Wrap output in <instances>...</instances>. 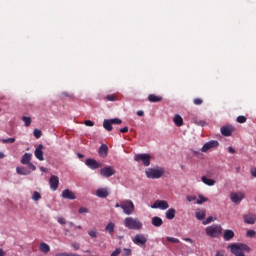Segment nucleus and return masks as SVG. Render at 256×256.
Instances as JSON below:
<instances>
[{
    "instance_id": "obj_5",
    "label": "nucleus",
    "mask_w": 256,
    "mask_h": 256,
    "mask_svg": "<svg viewBox=\"0 0 256 256\" xmlns=\"http://www.w3.org/2000/svg\"><path fill=\"white\" fill-rule=\"evenodd\" d=\"M121 209L125 215H133L135 213V204L131 200L121 201Z\"/></svg>"
},
{
    "instance_id": "obj_49",
    "label": "nucleus",
    "mask_w": 256,
    "mask_h": 256,
    "mask_svg": "<svg viewBox=\"0 0 256 256\" xmlns=\"http://www.w3.org/2000/svg\"><path fill=\"white\" fill-rule=\"evenodd\" d=\"M58 223L60 225H65L67 223V220H65V218L63 217H58Z\"/></svg>"
},
{
    "instance_id": "obj_55",
    "label": "nucleus",
    "mask_w": 256,
    "mask_h": 256,
    "mask_svg": "<svg viewBox=\"0 0 256 256\" xmlns=\"http://www.w3.org/2000/svg\"><path fill=\"white\" fill-rule=\"evenodd\" d=\"M72 247L76 250V251H79V244L78 243H73L72 244Z\"/></svg>"
},
{
    "instance_id": "obj_19",
    "label": "nucleus",
    "mask_w": 256,
    "mask_h": 256,
    "mask_svg": "<svg viewBox=\"0 0 256 256\" xmlns=\"http://www.w3.org/2000/svg\"><path fill=\"white\" fill-rule=\"evenodd\" d=\"M107 153H109V147H107L106 144H102L98 149L99 156L105 159V157H107Z\"/></svg>"
},
{
    "instance_id": "obj_20",
    "label": "nucleus",
    "mask_w": 256,
    "mask_h": 256,
    "mask_svg": "<svg viewBox=\"0 0 256 256\" xmlns=\"http://www.w3.org/2000/svg\"><path fill=\"white\" fill-rule=\"evenodd\" d=\"M33 157V154L31 153H25L21 158L22 165H28L31 163V159Z\"/></svg>"
},
{
    "instance_id": "obj_21",
    "label": "nucleus",
    "mask_w": 256,
    "mask_h": 256,
    "mask_svg": "<svg viewBox=\"0 0 256 256\" xmlns=\"http://www.w3.org/2000/svg\"><path fill=\"white\" fill-rule=\"evenodd\" d=\"M148 101H150V103H161V101H163V97L157 96L155 94H150L148 96Z\"/></svg>"
},
{
    "instance_id": "obj_35",
    "label": "nucleus",
    "mask_w": 256,
    "mask_h": 256,
    "mask_svg": "<svg viewBox=\"0 0 256 256\" xmlns=\"http://www.w3.org/2000/svg\"><path fill=\"white\" fill-rule=\"evenodd\" d=\"M33 135L36 139H41V135H43V132H41V130L39 129H34Z\"/></svg>"
},
{
    "instance_id": "obj_24",
    "label": "nucleus",
    "mask_w": 256,
    "mask_h": 256,
    "mask_svg": "<svg viewBox=\"0 0 256 256\" xmlns=\"http://www.w3.org/2000/svg\"><path fill=\"white\" fill-rule=\"evenodd\" d=\"M39 250L41 251V253H49V251H51V247L49 246V244L42 242L39 244Z\"/></svg>"
},
{
    "instance_id": "obj_50",
    "label": "nucleus",
    "mask_w": 256,
    "mask_h": 256,
    "mask_svg": "<svg viewBox=\"0 0 256 256\" xmlns=\"http://www.w3.org/2000/svg\"><path fill=\"white\" fill-rule=\"evenodd\" d=\"M121 254V249L117 248L110 256H118Z\"/></svg>"
},
{
    "instance_id": "obj_26",
    "label": "nucleus",
    "mask_w": 256,
    "mask_h": 256,
    "mask_svg": "<svg viewBox=\"0 0 256 256\" xmlns=\"http://www.w3.org/2000/svg\"><path fill=\"white\" fill-rule=\"evenodd\" d=\"M16 173L18 175H31V171L27 170V168L21 166L16 168Z\"/></svg>"
},
{
    "instance_id": "obj_37",
    "label": "nucleus",
    "mask_w": 256,
    "mask_h": 256,
    "mask_svg": "<svg viewBox=\"0 0 256 256\" xmlns=\"http://www.w3.org/2000/svg\"><path fill=\"white\" fill-rule=\"evenodd\" d=\"M237 123H247V117L241 115L236 118Z\"/></svg>"
},
{
    "instance_id": "obj_2",
    "label": "nucleus",
    "mask_w": 256,
    "mask_h": 256,
    "mask_svg": "<svg viewBox=\"0 0 256 256\" xmlns=\"http://www.w3.org/2000/svg\"><path fill=\"white\" fill-rule=\"evenodd\" d=\"M230 251L235 256H245L243 251H245L246 253H249V251H251V248L247 244L235 243L230 245Z\"/></svg>"
},
{
    "instance_id": "obj_32",
    "label": "nucleus",
    "mask_w": 256,
    "mask_h": 256,
    "mask_svg": "<svg viewBox=\"0 0 256 256\" xmlns=\"http://www.w3.org/2000/svg\"><path fill=\"white\" fill-rule=\"evenodd\" d=\"M22 121L24 122L25 127H29L31 125V117L23 116Z\"/></svg>"
},
{
    "instance_id": "obj_40",
    "label": "nucleus",
    "mask_w": 256,
    "mask_h": 256,
    "mask_svg": "<svg viewBox=\"0 0 256 256\" xmlns=\"http://www.w3.org/2000/svg\"><path fill=\"white\" fill-rule=\"evenodd\" d=\"M166 241H168V243H180L179 239L174 237H166Z\"/></svg>"
},
{
    "instance_id": "obj_23",
    "label": "nucleus",
    "mask_w": 256,
    "mask_h": 256,
    "mask_svg": "<svg viewBox=\"0 0 256 256\" xmlns=\"http://www.w3.org/2000/svg\"><path fill=\"white\" fill-rule=\"evenodd\" d=\"M177 213V211L175 210V208H170L166 211L165 215H166V219H168L169 221L175 219V214Z\"/></svg>"
},
{
    "instance_id": "obj_11",
    "label": "nucleus",
    "mask_w": 256,
    "mask_h": 256,
    "mask_svg": "<svg viewBox=\"0 0 256 256\" xmlns=\"http://www.w3.org/2000/svg\"><path fill=\"white\" fill-rule=\"evenodd\" d=\"M151 207L152 209H162V211H165V209H169V203L165 200H157Z\"/></svg>"
},
{
    "instance_id": "obj_15",
    "label": "nucleus",
    "mask_w": 256,
    "mask_h": 256,
    "mask_svg": "<svg viewBox=\"0 0 256 256\" xmlns=\"http://www.w3.org/2000/svg\"><path fill=\"white\" fill-rule=\"evenodd\" d=\"M234 131H235V128L233 126L221 127V133H222V135H224V137H231V135H233Z\"/></svg>"
},
{
    "instance_id": "obj_31",
    "label": "nucleus",
    "mask_w": 256,
    "mask_h": 256,
    "mask_svg": "<svg viewBox=\"0 0 256 256\" xmlns=\"http://www.w3.org/2000/svg\"><path fill=\"white\" fill-rule=\"evenodd\" d=\"M202 183H205V185H208L209 187H213V185H215V180L209 179L206 176H203Z\"/></svg>"
},
{
    "instance_id": "obj_10",
    "label": "nucleus",
    "mask_w": 256,
    "mask_h": 256,
    "mask_svg": "<svg viewBox=\"0 0 256 256\" xmlns=\"http://www.w3.org/2000/svg\"><path fill=\"white\" fill-rule=\"evenodd\" d=\"M230 199L232 203H241L245 199V193L243 192H232L230 194Z\"/></svg>"
},
{
    "instance_id": "obj_63",
    "label": "nucleus",
    "mask_w": 256,
    "mask_h": 256,
    "mask_svg": "<svg viewBox=\"0 0 256 256\" xmlns=\"http://www.w3.org/2000/svg\"><path fill=\"white\" fill-rule=\"evenodd\" d=\"M0 256H5V252L0 248Z\"/></svg>"
},
{
    "instance_id": "obj_61",
    "label": "nucleus",
    "mask_w": 256,
    "mask_h": 256,
    "mask_svg": "<svg viewBox=\"0 0 256 256\" xmlns=\"http://www.w3.org/2000/svg\"><path fill=\"white\" fill-rule=\"evenodd\" d=\"M77 157H78V159H83V157H85V155H83V154H81V153H78V154H77Z\"/></svg>"
},
{
    "instance_id": "obj_56",
    "label": "nucleus",
    "mask_w": 256,
    "mask_h": 256,
    "mask_svg": "<svg viewBox=\"0 0 256 256\" xmlns=\"http://www.w3.org/2000/svg\"><path fill=\"white\" fill-rule=\"evenodd\" d=\"M228 151L229 153H231L232 155L235 154V149H233V147H228Z\"/></svg>"
},
{
    "instance_id": "obj_42",
    "label": "nucleus",
    "mask_w": 256,
    "mask_h": 256,
    "mask_svg": "<svg viewBox=\"0 0 256 256\" xmlns=\"http://www.w3.org/2000/svg\"><path fill=\"white\" fill-rule=\"evenodd\" d=\"M131 253H132L131 249H129V248H124V249H123L122 256H130Z\"/></svg>"
},
{
    "instance_id": "obj_39",
    "label": "nucleus",
    "mask_w": 256,
    "mask_h": 256,
    "mask_svg": "<svg viewBox=\"0 0 256 256\" xmlns=\"http://www.w3.org/2000/svg\"><path fill=\"white\" fill-rule=\"evenodd\" d=\"M207 200H208L207 198H205L204 196L200 195L199 199L197 200L196 203H197V205H202V203H206Z\"/></svg>"
},
{
    "instance_id": "obj_34",
    "label": "nucleus",
    "mask_w": 256,
    "mask_h": 256,
    "mask_svg": "<svg viewBox=\"0 0 256 256\" xmlns=\"http://www.w3.org/2000/svg\"><path fill=\"white\" fill-rule=\"evenodd\" d=\"M39 199H41V193L34 191L32 195V201H39Z\"/></svg>"
},
{
    "instance_id": "obj_51",
    "label": "nucleus",
    "mask_w": 256,
    "mask_h": 256,
    "mask_svg": "<svg viewBox=\"0 0 256 256\" xmlns=\"http://www.w3.org/2000/svg\"><path fill=\"white\" fill-rule=\"evenodd\" d=\"M28 167H29V169H31L32 171H36L37 170V167L33 164V163H29V164H26Z\"/></svg>"
},
{
    "instance_id": "obj_47",
    "label": "nucleus",
    "mask_w": 256,
    "mask_h": 256,
    "mask_svg": "<svg viewBox=\"0 0 256 256\" xmlns=\"http://www.w3.org/2000/svg\"><path fill=\"white\" fill-rule=\"evenodd\" d=\"M84 125H86V127H93L95 125V122H93L91 120H86L84 122Z\"/></svg>"
},
{
    "instance_id": "obj_7",
    "label": "nucleus",
    "mask_w": 256,
    "mask_h": 256,
    "mask_svg": "<svg viewBox=\"0 0 256 256\" xmlns=\"http://www.w3.org/2000/svg\"><path fill=\"white\" fill-rule=\"evenodd\" d=\"M85 165L89 167V169H92V171H95V169H100V167H103V164L101 162H97V160L93 158L86 159Z\"/></svg>"
},
{
    "instance_id": "obj_30",
    "label": "nucleus",
    "mask_w": 256,
    "mask_h": 256,
    "mask_svg": "<svg viewBox=\"0 0 256 256\" xmlns=\"http://www.w3.org/2000/svg\"><path fill=\"white\" fill-rule=\"evenodd\" d=\"M206 213L207 212L205 210L196 211V219H198V221H203V219H205Z\"/></svg>"
},
{
    "instance_id": "obj_58",
    "label": "nucleus",
    "mask_w": 256,
    "mask_h": 256,
    "mask_svg": "<svg viewBox=\"0 0 256 256\" xmlns=\"http://www.w3.org/2000/svg\"><path fill=\"white\" fill-rule=\"evenodd\" d=\"M137 115H138V117H143L144 112H143V111H141V110H139V111L137 112Z\"/></svg>"
},
{
    "instance_id": "obj_36",
    "label": "nucleus",
    "mask_w": 256,
    "mask_h": 256,
    "mask_svg": "<svg viewBox=\"0 0 256 256\" xmlns=\"http://www.w3.org/2000/svg\"><path fill=\"white\" fill-rule=\"evenodd\" d=\"M88 235L89 237H91L92 239H95L97 237V235H99V233L97 232V230H89L88 231Z\"/></svg>"
},
{
    "instance_id": "obj_46",
    "label": "nucleus",
    "mask_w": 256,
    "mask_h": 256,
    "mask_svg": "<svg viewBox=\"0 0 256 256\" xmlns=\"http://www.w3.org/2000/svg\"><path fill=\"white\" fill-rule=\"evenodd\" d=\"M209 223H213V216H210L203 221V225H209Z\"/></svg>"
},
{
    "instance_id": "obj_22",
    "label": "nucleus",
    "mask_w": 256,
    "mask_h": 256,
    "mask_svg": "<svg viewBox=\"0 0 256 256\" xmlns=\"http://www.w3.org/2000/svg\"><path fill=\"white\" fill-rule=\"evenodd\" d=\"M233 237H235V232H233V230H225L223 235L224 241H231Z\"/></svg>"
},
{
    "instance_id": "obj_3",
    "label": "nucleus",
    "mask_w": 256,
    "mask_h": 256,
    "mask_svg": "<svg viewBox=\"0 0 256 256\" xmlns=\"http://www.w3.org/2000/svg\"><path fill=\"white\" fill-rule=\"evenodd\" d=\"M145 174L148 179H161V177L165 175V168H148L146 169Z\"/></svg>"
},
{
    "instance_id": "obj_29",
    "label": "nucleus",
    "mask_w": 256,
    "mask_h": 256,
    "mask_svg": "<svg viewBox=\"0 0 256 256\" xmlns=\"http://www.w3.org/2000/svg\"><path fill=\"white\" fill-rule=\"evenodd\" d=\"M105 231H107V233H109V235H113V233L115 231V223H113V222L108 223L105 227Z\"/></svg>"
},
{
    "instance_id": "obj_1",
    "label": "nucleus",
    "mask_w": 256,
    "mask_h": 256,
    "mask_svg": "<svg viewBox=\"0 0 256 256\" xmlns=\"http://www.w3.org/2000/svg\"><path fill=\"white\" fill-rule=\"evenodd\" d=\"M124 226L131 231H141L143 229V222L139 218L126 217L124 219Z\"/></svg>"
},
{
    "instance_id": "obj_9",
    "label": "nucleus",
    "mask_w": 256,
    "mask_h": 256,
    "mask_svg": "<svg viewBox=\"0 0 256 256\" xmlns=\"http://www.w3.org/2000/svg\"><path fill=\"white\" fill-rule=\"evenodd\" d=\"M219 147V142L217 140H211L203 145L201 148L202 153H207L210 149H217Z\"/></svg>"
},
{
    "instance_id": "obj_60",
    "label": "nucleus",
    "mask_w": 256,
    "mask_h": 256,
    "mask_svg": "<svg viewBox=\"0 0 256 256\" xmlns=\"http://www.w3.org/2000/svg\"><path fill=\"white\" fill-rule=\"evenodd\" d=\"M184 241H186L187 243H193V240L191 238H184Z\"/></svg>"
},
{
    "instance_id": "obj_13",
    "label": "nucleus",
    "mask_w": 256,
    "mask_h": 256,
    "mask_svg": "<svg viewBox=\"0 0 256 256\" xmlns=\"http://www.w3.org/2000/svg\"><path fill=\"white\" fill-rule=\"evenodd\" d=\"M244 223L246 225H255L256 222V215L253 213H248L243 216Z\"/></svg>"
},
{
    "instance_id": "obj_4",
    "label": "nucleus",
    "mask_w": 256,
    "mask_h": 256,
    "mask_svg": "<svg viewBox=\"0 0 256 256\" xmlns=\"http://www.w3.org/2000/svg\"><path fill=\"white\" fill-rule=\"evenodd\" d=\"M222 232L223 228L219 224H212L211 226H208L206 228V235H208V237H211L212 239L219 237Z\"/></svg>"
},
{
    "instance_id": "obj_8",
    "label": "nucleus",
    "mask_w": 256,
    "mask_h": 256,
    "mask_svg": "<svg viewBox=\"0 0 256 256\" xmlns=\"http://www.w3.org/2000/svg\"><path fill=\"white\" fill-rule=\"evenodd\" d=\"M100 175L109 179V177H113V175H115V168L113 166H106L100 170Z\"/></svg>"
},
{
    "instance_id": "obj_59",
    "label": "nucleus",
    "mask_w": 256,
    "mask_h": 256,
    "mask_svg": "<svg viewBox=\"0 0 256 256\" xmlns=\"http://www.w3.org/2000/svg\"><path fill=\"white\" fill-rule=\"evenodd\" d=\"M40 171H42V173H47V168L41 166V167H40Z\"/></svg>"
},
{
    "instance_id": "obj_48",
    "label": "nucleus",
    "mask_w": 256,
    "mask_h": 256,
    "mask_svg": "<svg viewBox=\"0 0 256 256\" xmlns=\"http://www.w3.org/2000/svg\"><path fill=\"white\" fill-rule=\"evenodd\" d=\"M78 213L83 214V213H89V209L85 207H80L78 210Z\"/></svg>"
},
{
    "instance_id": "obj_43",
    "label": "nucleus",
    "mask_w": 256,
    "mask_h": 256,
    "mask_svg": "<svg viewBox=\"0 0 256 256\" xmlns=\"http://www.w3.org/2000/svg\"><path fill=\"white\" fill-rule=\"evenodd\" d=\"M2 143L7 144V143H15V138H6L1 140Z\"/></svg>"
},
{
    "instance_id": "obj_25",
    "label": "nucleus",
    "mask_w": 256,
    "mask_h": 256,
    "mask_svg": "<svg viewBox=\"0 0 256 256\" xmlns=\"http://www.w3.org/2000/svg\"><path fill=\"white\" fill-rule=\"evenodd\" d=\"M152 225L154 227H161V225H163V219H161V217L159 216H155L152 218Z\"/></svg>"
},
{
    "instance_id": "obj_45",
    "label": "nucleus",
    "mask_w": 256,
    "mask_h": 256,
    "mask_svg": "<svg viewBox=\"0 0 256 256\" xmlns=\"http://www.w3.org/2000/svg\"><path fill=\"white\" fill-rule=\"evenodd\" d=\"M107 101H117L116 95H107L106 96Z\"/></svg>"
},
{
    "instance_id": "obj_33",
    "label": "nucleus",
    "mask_w": 256,
    "mask_h": 256,
    "mask_svg": "<svg viewBox=\"0 0 256 256\" xmlns=\"http://www.w3.org/2000/svg\"><path fill=\"white\" fill-rule=\"evenodd\" d=\"M109 120H110V123H112V125H121V123H123V120L119 118H112Z\"/></svg>"
},
{
    "instance_id": "obj_44",
    "label": "nucleus",
    "mask_w": 256,
    "mask_h": 256,
    "mask_svg": "<svg viewBox=\"0 0 256 256\" xmlns=\"http://www.w3.org/2000/svg\"><path fill=\"white\" fill-rule=\"evenodd\" d=\"M194 105H203V99L201 98H195L193 100Z\"/></svg>"
},
{
    "instance_id": "obj_38",
    "label": "nucleus",
    "mask_w": 256,
    "mask_h": 256,
    "mask_svg": "<svg viewBox=\"0 0 256 256\" xmlns=\"http://www.w3.org/2000/svg\"><path fill=\"white\" fill-rule=\"evenodd\" d=\"M195 125H199L200 127H205L207 125V122L205 120H194Z\"/></svg>"
},
{
    "instance_id": "obj_14",
    "label": "nucleus",
    "mask_w": 256,
    "mask_h": 256,
    "mask_svg": "<svg viewBox=\"0 0 256 256\" xmlns=\"http://www.w3.org/2000/svg\"><path fill=\"white\" fill-rule=\"evenodd\" d=\"M49 185L52 191H57V189H59V177L55 175L51 176L49 179Z\"/></svg>"
},
{
    "instance_id": "obj_57",
    "label": "nucleus",
    "mask_w": 256,
    "mask_h": 256,
    "mask_svg": "<svg viewBox=\"0 0 256 256\" xmlns=\"http://www.w3.org/2000/svg\"><path fill=\"white\" fill-rule=\"evenodd\" d=\"M251 175L252 177H256V168L251 170Z\"/></svg>"
},
{
    "instance_id": "obj_27",
    "label": "nucleus",
    "mask_w": 256,
    "mask_h": 256,
    "mask_svg": "<svg viewBox=\"0 0 256 256\" xmlns=\"http://www.w3.org/2000/svg\"><path fill=\"white\" fill-rule=\"evenodd\" d=\"M176 127H183V117L181 115L176 114L173 119Z\"/></svg>"
},
{
    "instance_id": "obj_52",
    "label": "nucleus",
    "mask_w": 256,
    "mask_h": 256,
    "mask_svg": "<svg viewBox=\"0 0 256 256\" xmlns=\"http://www.w3.org/2000/svg\"><path fill=\"white\" fill-rule=\"evenodd\" d=\"M195 199H197V197H195V196H187V201H189V203H191V201H195Z\"/></svg>"
},
{
    "instance_id": "obj_16",
    "label": "nucleus",
    "mask_w": 256,
    "mask_h": 256,
    "mask_svg": "<svg viewBox=\"0 0 256 256\" xmlns=\"http://www.w3.org/2000/svg\"><path fill=\"white\" fill-rule=\"evenodd\" d=\"M96 195L100 199H107V197H109V189H107V188H98L97 191H96Z\"/></svg>"
},
{
    "instance_id": "obj_41",
    "label": "nucleus",
    "mask_w": 256,
    "mask_h": 256,
    "mask_svg": "<svg viewBox=\"0 0 256 256\" xmlns=\"http://www.w3.org/2000/svg\"><path fill=\"white\" fill-rule=\"evenodd\" d=\"M255 235H256L255 230H248V231L246 232V236H247V237H250V239H253V237H255Z\"/></svg>"
},
{
    "instance_id": "obj_62",
    "label": "nucleus",
    "mask_w": 256,
    "mask_h": 256,
    "mask_svg": "<svg viewBox=\"0 0 256 256\" xmlns=\"http://www.w3.org/2000/svg\"><path fill=\"white\" fill-rule=\"evenodd\" d=\"M115 207H116V209H121V202L120 203H116V205H115Z\"/></svg>"
},
{
    "instance_id": "obj_18",
    "label": "nucleus",
    "mask_w": 256,
    "mask_h": 256,
    "mask_svg": "<svg viewBox=\"0 0 256 256\" xmlns=\"http://www.w3.org/2000/svg\"><path fill=\"white\" fill-rule=\"evenodd\" d=\"M63 199H70L71 201L77 199V196H75V193L69 189H65L62 192Z\"/></svg>"
},
{
    "instance_id": "obj_17",
    "label": "nucleus",
    "mask_w": 256,
    "mask_h": 256,
    "mask_svg": "<svg viewBox=\"0 0 256 256\" xmlns=\"http://www.w3.org/2000/svg\"><path fill=\"white\" fill-rule=\"evenodd\" d=\"M34 155L39 161H45V158L43 157V144L38 145L34 152Z\"/></svg>"
},
{
    "instance_id": "obj_6",
    "label": "nucleus",
    "mask_w": 256,
    "mask_h": 256,
    "mask_svg": "<svg viewBox=\"0 0 256 256\" xmlns=\"http://www.w3.org/2000/svg\"><path fill=\"white\" fill-rule=\"evenodd\" d=\"M134 160L137 161V163L142 162L144 167L151 165V155L149 154H136Z\"/></svg>"
},
{
    "instance_id": "obj_28",
    "label": "nucleus",
    "mask_w": 256,
    "mask_h": 256,
    "mask_svg": "<svg viewBox=\"0 0 256 256\" xmlns=\"http://www.w3.org/2000/svg\"><path fill=\"white\" fill-rule=\"evenodd\" d=\"M103 127L106 131H113V124L110 119H105L103 121Z\"/></svg>"
},
{
    "instance_id": "obj_53",
    "label": "nucleus",
    "mask_w": 256,
    "mask_h": 256,
    "mask_svg": "<svg viewBox=\"0 0 256 256\" xmlns=\"http://www.w3.org/2000/svg\"><path fill=\"white\" fill-rule=\"evenodd\" d=\"M129 131V127L125 126L124 128L120 129V133H127Z\"/></svg>"
},
{
    "instance_id": "obj_64",
    "label": "nucleus",
    "mask_w": 256,
    "mask_h": 256,
    "mask_svg": "<svg viewBox=\"0 0 256 256\" xmlns=\"http://www.w3.org/2000/svg\"><path fill=\"white\" fill-rule=\"evenodd\" d=\"M215 256H224V255L221 252H217Z\"/></svg>"
},
{
    "instance_id": "obj_54",
    "label": "nucleus",
    "mask_w": 256,
    "mask_h": 256,
    "mask_svg": "<svg viewBox=\"0 0 256 256\" xmlns=\"http://www.w3.org/2000/svg\"><path fill=\"white\" fill-rule=\"evenodd\" d=\"M61 97H73V95H71L67 92H62Z\"/></svg>"
},
{
    "instance_id": "obj_12",
    "label": "nucleus",
    "mask_w": 256,
    "mask_h": 256,
    "mask_svg": "<svg viewBox=\"0 0 256 256\" xmlns=\"http://www.w3.org/2000/svg\"><path fill=\"white\" fill-rule=\"evenodd\" d=\"M132 241L135 245H140V246L147 245V238L143 234H137L136 236H134Z\"/></svg>"
}]
</instances>
